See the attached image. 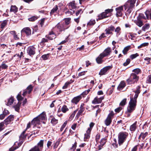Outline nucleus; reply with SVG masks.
I'll return each mask as SVG.
<instances>
[{
    "instance_id": "nucleus-57",
    "label": "nucleus",
    "mask_w": 151,
    "mask_h": 151,
    "mask_svg": "<svg viewBox=\"0 0 151 151\" xmlns=\"http://www.w3.org/2000/svg\"><path fill=\"white\" fill-rule=\"evenodd\" d=\"M45 18H43L40 20V24L41 27H42L43 25L45 22Z\"/></svg>"
},
{
    "instance_id": "nucleus-43",
    "label": "nucleus",
    "mask_w": 151,
    "mask_h": 151,
    "mask_svg": "<svg viewBox=\"0 0 151 151\" xmlns=\"http://www.w3.org/2000/svg\"><path fill=\"white\" fill-rule=\"evenodd\" d=\"M7 21L6 20H4L1 23V29L4 28V27L7 25Z\"/></svg>"
},
{
    "instance_id": "nucleus-62",
    "label": "nucleus",
    "mask_w": 151,
    "mask_h": 151,
    "mask_svg": "<svg viewBox=\"0 0 151 151\" xmlns=\"http://www.w3.org/2000/svg\"><path fill=\"white\" fill-rule=\"evenodd\" d=\"M3 113L5 114V115L6 116L9 114V112L8 110L5 109Z\"/></svg>"
},
{
    "instance_id": "nucleus-41",
    "label": "nucleus",
    "mask_w": 151,
    "mask_h": 151,
    "mask_svg": "<svg viewBox=\"0 0 151 151\" xmlns=\"http://www.w3.org/2000/svg\"><path fill=\"white\" fill-rule=\"evenodd\" d=\"M137 18L141 20L146 19L145 17L142 14H140L137 17Z\"/></svg>"
},
{
    "instance_id": "nucleus-35",
    "label": "nucleus",
    "mask_w": 151,
    "mask_h": 151,
    "mask_svg": "<svg viewBox=\"0 0 151 151\" xmlns=\"http://www.w3.org/2000/svg\"><path fill=\"white\" fill-rule=\"evenodd\" d=\"M13 97H11L10 99H8V103L6 105L7 106L10 105L13 103Z\"/></svg>"
},
{
    "instance_id": "nucleus-9",
    "label": "nucleus",
    "mask_w": 151,
    "mask_h": 151,
    "mask_svg": "<svg viewBox=\"0 0 151 151\" xmlns=\"http://www.w3.org/2000/svg\"><path fill=\"white\" fill-rule=\"evenodd\" d=\"M112 67V65L104 67L101 70L100 72L99 73V74L100 75H103L105 74L107 71L111 69Z\"/></svg>"
},
{
    "instance_id": "nucleus-24",
    "label": "nucleus",
    "mask_w": 151,
    "mask_h": 151,
    "mask_svg": "<svg viewBox=\"0 0 151 151\" xmlns=\"http://www.w3.org/2000/svg\"><path fill=\"white\" fill-rule=\"evenodd\" d=\"M68 6L69 9L70 10H72L75 9L76 6L75 4V1H73L69 3L68 4Z\"/></svg>"
},
{
    "instance_id": "nucleus-36",
    "label": "nucleus",
    "mask_w": 151,
    "mask_h": 151,
    "mask_svg": "<svg viewBox=\"0 0 151 151\" xmlns=\"http://www.w3.org/2000/svg\"><path fill=\"white\" fill-rule=\"evenodd\" d=\"M148 134V133L147 132H145L144 133H142L139 136V137L140 138H142V139H145V137Z\"/></svg>"
},
{
    "instance_id": "nucleus-54",
    "label": "nucleus",
    "mask_w": 151,
    "mask_h": 151,
    "mask_svg": "<svg viewBox=\"0 0 151 151\" xmlns=\"http://www.w3.org/2000/svg\"><path fill=\"white\" fill-rule=\"evenodd\" d=\"M130 62V60L129 59H127L126 62L124 63L123 64V65L125 66L128 65Z\"/></svg>"
},
{
    "instance_id": "nucleus-23",
    "label": "nucleus",
    "mask_w": 151,
    "mask_h": 151,
    "mask_svg": "<svg viewBox=\"0 0 151 151\" xmlns=\"http://www.w3.org/2000/svg\"><path fill=\"white\" fill-rule=\"evenodd\" d=\"M104 57V56L101 53L96 58V61L98 64H101L103 62L102 59Z\"/></svg>"
},
{
    "instance_id": "nucleus-26",
    "label": "nucleus",
    "mask_w": 151,
    "mask_h": 151,
    "mask_svg": "<svg viewBox=\"0 0 151 151\" xmlns=\"http://www.w3.org/2000/svg\"><path fill=\"white\" fill-rule=\"evenodd\" d=\"M104 137L101 139L100 142V145H99V149L100 150L101 149V147H102L106 143V139Z\"/></svg>"
},
{
    "instance_id": "nucleus-51",
    "label": "nucleus",
    "mask_w": 151,
    "mask_h": 151,
    "mask_svg": "<svg viewBox=\"0 0 151 151\" xmlns=\"http://www.w3.org/2000/svg\"><path fill=\"white\" fill-rule=\"evenodd\" d=\"M139 56V55L138 53H136L135 54H132L130 55V58L132 60L135 58L137 56Z\"/></svg>"
},
{
    "instance_id": "nucleus-50",
    "label": "nucleus",
    "mask_w": 151,
    "mask_h": 151,
    "mask_svg": "<svg viewBox=\"0 0 151 151\" xmlns=\"http://www.w3.org/2000/svg\"><path fill=\"white\" fill-rule=\"evenodd\" d=\"M126 99H124L120 102V105L122 106H124L126 104Z\"/></svg>"
},
{
    "instance_id": "nucleus-11",
    "label": "nucleus",
    "mask_w": 151,
    "mask_h": 151,
    "mask_svg": "<svg viewBox=\"0 0 151 151\" xmlns=\"http://www.w3.org/2000/svg\"><path fill=\"white\" fill-rule=\"evenodd\" d=\"M35 48L33 46L29 47L27 49V52L30 55H33L35 54Z\"/></svg>"
},
{
    "instance_id": "nucleus-29",
    "label": "nucleus",
    "mask_w": 151,
    "mask_h": 151,
    "mask_svg": "<svg viewBox=\"0 0 151 151\" xmlns=\"http://www.w3.org/2000/svg\"><path fill=\"white\" fill-rule=\"evenodd\" d=\"M137 122H136L134 123L131 125L130 127V130L131 131H134L137 128Z\"/></svg>"
},
{
    "instance_id": "nucleus-14",
    "label": "nucleus",
    "mask_w": 151,
    "mask_h": 151,
    "mask_svg": "<svg viewBox=\"0 0 151 151\" xmlns=\"http://www.w3.org/2000/svg\"><path fill=\"white\" fill-rule=\"evenodd\" d=\"M32 89V85H29L27 88L24 91L23 93L22 94L24 96H25L27 93H30Z\"/></svg>"
},
{
    "instance_id": "nucleus-42",
    "label": "nucleus",
    "mask_w": 151,
    "mask_h": 151,
    "mask_svg": "<svg viewBox=\"0 0 151 151\" xmlns=\"http://www.w3.org/2000/svg\"><path fill=\"white\" fill-rule=\"evenodd\" d=\"M147 19L149 18V14L150 16V19H151V9L150 11H147L145 12Z\"/></svg>"
},
{
    "instance_id": "nucleus-15",
    "label": "nucleus",
    "mask_w": 151,
    "mask_h": 151,
    "mask_svg": "<svg viewBox=\"0 0 151 151\" xmlns=\"http://www.w3.org/2000/svg\"><path fill=\"white\" fill-rule=\"evenodd\" d=\"M104 99V97H101L100 98H98L97 97H96L92 101V103L94 104L100 103Z\"/></svg>"
},
{
    "instance_id": "nucleus-32",
    "label": "nucleus",
    "mask_w": 151,
    "mask_h": 151,
    "mask_svg": "<svg viewBox=\"0 0 151 151\" xmlns=\"http://www.w3.org/2000/svg\"><path fill=\"white\" fill-rule=\"evenodd\" d=\"M130 46H128L124 48L122 51V52L124 55L127 54V52L130 49Z\"/></svg>"
},
{
    "instance_id": "nucleus-19",
    "label": "nucleus",
    "mask_w": 151,
    "mask_h": 151,
    "mask_svg": "<svg viewBox=\"0 0 151 151\" xmlns=\"http://www.w3.org/2000/svg\"><path fill=\"white\" fill-rule=\"evenodd\" d=\"M14 117L13 115H10L4 121L6 125L8 124L11 121L13 120Z\"/></svg>"
},
{
    "instance_id": "nucleus-58",
    "label": "nucleus",
    "mask_w": 151,
    "mask_h": 151,
    "mask_svg": "<svg viewBox=\"0 0 151 151\" xmlns=\"http://www.w3.org/2000/svg\"><path fill=\"white\" fill-rule=\"evenodd\" d=\"M47 42V39H45L44 38H43L42 39L41 41L40 42V44H43L44 43H45V42Z\"/></svg>"
},
{
    "instance_id": "nucleus-63",
    "label": "nucleus",
    "mask_w": 151,
    "mask_h": 151,
    "mask_svg": "<svg viewBox=\"0 0 151 151\" xmlns=\"http://www.w3.org/2000/svg\"><path fill=\"white\" fill-rule=\"evenodd\" d=\"M5 114H3L0 115V119L2 120L5 117Z\"/></svg>"
},
{
    "instance_id": "nucleus-20",
    "label": "nucleus",
    "mask_w": 151,
    "mask_h": 151,
    "mask_svg": "<svg viewBox=\"0 0 151 151\" xmlns=\"http://www.w3.org/2000/svg\"><path fill=\"white\" fill-rule=\"evenodd\" d=\"M37 117L40 120L41 122H42L43 123H45V122L44 121H42L43 120H44L46 119V115L43 112L39 115Z\"/></svg>"
},
{
    "instance_id": "nucleus-64",
    "label": "nucleus",
    "mask_w": 151,
    "mask_h": 151,
    "mask_svg": "<svg viewBox=\"0 0 151 151\" xmlns=\"http://www.w3.org/2000/svg\"><path fill=\"white\" fill-rule=\"evenodd\" d=\"M17 98L18 100H21L22 99V97L20 94H18L17 96Z\"/></svg>"
},
{
    "instance_id": "nucleus-2",
    "label": "nucleus",
    "mask_w": 151,
    "mask_h": 151,
    "mask_svg": "<svg viewBox=\"0 0 151 151\" xmlns=\"http://www.w3.org/2000/svg\"><path fill=\"white\" fill-rule=\"evenodd\" d=\"M137 0H129L124 4L125 10H127V14H129L132 12L134 6V4Z\"/></svg>"
},
{
    "instance_id": "nucleus-31",
    "label": "nucleus",
    "mask_w": 151,
    "mask_h": 151,
    "mask_svg": "<svg viewBox=\"0 0 151 151\" xmlns=\"http://www.w3.org/2000/svg\"><path fill=\"white\" fill-rule=\"evenodd\" d=\"M25 132V131H23L19 137L20 139L21 140H22V141L26 137V135H24Z\"/></svg>"
},
{
    "instance_id": "nucleus-18",
    "label": "nucleus",
    "mask_w": 151,
    "mask_h": 151,
    "mask_svg": "<svg viewBox=\"0 0 151 151\" xmlns=\"http://www.w3.org/2000/svg\"><path fill=\"white\" fill-rule=\"evenodd\" d=\"M81 99V96H78L74 97L71 100L72 103L77 104Z\"/></svg>"
},
{
    "instance_id": "nucleus-39",
    "label": "nucleus",
    "mask_w": 151,
    "mask_h": 151,
    "mask_svg": "<svg viewBox=\"0 0 151 151\" xmlns=\"http://www.w3.org/2000/svg\"><path fill=\"white\" fill-rule=\"evenodd\" d=\"M68 110V109L65 105H64L61 108V111L63 113H65Z\"/></svg>"
},
{
    "instance_id": "nucleus-53",
    "label": "nucleus",
    "mask_w": 151,
    "mask_h": 151,
    "mask_svg": "<svg viewBox=\"0 0 151 151\" xmlns=\"http://www.w3.org/2000/svg\"><path fill=\"white\" fill-rule=\"evenodd\" d=\"M67 124V122L65 121L64 124L62 125L60 129V131L61 132L63 130V129L65 127L66 124Z\"/></svg>"
},
{
    "instance_id": "nucleus-5",
    "label": "nucleus",
    "mask_w": 151,
    "mask_h": 151,
    "mask_svg": "<svg viewBox=\"0 0 151 151\" xmlns=\"http://www.w3.org/2000/svg\"><path fill=\"white\" fill-rule=\"evenodd\" d=\"M44 140H41L37 145L32 148L29 151H42L43 147Z\"/></svg>"
},
{
    "instance_id": "nucleus-17",
    "label": "nucleus",
    "mask_w": 151,
    "mask_h": 151,
    "mask_svg": "<svg viewBox=\"0 0 151 151\" xmlns=\"http://www.w3.org/2000/svg\"><path fill=\"white\" fill-rule=\"evenodd\" d=\"M21 32L25 33L27 35H29L31 34V30L29 27H26L22 30Z\"/></svg>"
},
{
    "instance_id": "nucleus-30",
    "label": "nucleus",
    "mask_w": 151,
    "mask_h": 151,
    "mask_svg": "<svg viewBox=\"0 0 151 151\" xmlns=\"http://www.w3.org/2000/svg\"><path fill=\"white\" fill-rule=\"evenodd\" d=\"M18 11V8L16 6H12L11 7L10 11L16 13Z\"/></svg>"
},
{
    "instance_id": "nucleus-38",
    "label": "nucleus",
    "mask_w": 151,
    "mask_h": 151,
    "mask_svg": "<svg viewBox=\"0 0 151 151\" xmlns=\"http://www.w3.org/2000/svg\"><path fill=\"white\" fill-rule=\"evenodd\" d=\"M150 27V25L149 24H146L144 26L142 27V29L143 31H145L146 29H148Z\"/></svg>"
},
{
    "instance_id": "nucleus-33",
    "label": "nucleus",
    "mask_w": 151,
    "mask_h": 151,
    "mask_svg": "<svg viewBox=\"0 0 151 151\" xmlns=\"http://www.w3.org/2000/svg\"><path fill=\"white\" fill-rule=\"evenodd\" d=\"M132 72H133L132 73H135L136 75H137L141 72V70L138 68H136L133 70Z\"/></svg>"
},
{
    "instance_id": "nucleus-47",
    "label": "nucleus",
    "mask_w": 151,
    "mask_h": 151,
    "mask_svg": "<svg viewBox=\"0 0 151 151\" xmlns=\"http://www.w3.org/2000/svg\"><path fill=\"white\" fill-rule=\"evenodd\" d=\"M70 19H71L70 18L65 19V23H64V24H65L66 26H67V25L70 23Z\"/></svg>"
},
{
    "instance_id": "nucleus-60",
    "label": "nucleus",
    "mask_w": 151,
    "mask_h": 151,
    "mask_svg": "<svg viewBox=\"0 0 151 151\" xmlns=\"http://www.w3.org/2000/svg\"><path fill=\"white\" fill-rule=\"evenodd\" d=\"M103 133H104L105 134H106V135L103 136L104 137H107L108 136V131H107V130H104V131Z\"/></svg>"
},
{
    "instance_id": "nucleus-40",
    "label": "nucleus",
    "mask_w": 151,
    "mask_h": 151,
    "mask_svg": "<svg viewBox=\"0 0 151 151\" xmlns=\"http://www.w3.org/2000/svg\"><path fill=\"white\" fill-rule=\"evenodd\" d=\"M58 6L57 5H56L55 6L53 9L51 10L50 12V14H53L58 9Z\"/></svg>"
},
{
    "instance_id": "nucleus-27",
    "label": "nucleus",
    "mask_w": 151,
    "mask_h": 151,
    "mask_svg": "<svg viewBox=\"0 0 151 151\" xmlns=\"http://www.w3.org/2000/svg\"><path fill=\"white\" fill-rule=\"evenodd\" d=\"M125 86V83L124 81H122L119 86L117 88L118 90H122Z\"/></svg>"
},
{
    "instance_id": "nucleus-21",
    "label": "nucleus",
    "mask_w": 151,
    "mask_h": 151,
    "mask_svg": "<svg viewBox=\"0 0 151 151\" xmlns=\"http://www.w3.org/2000/svg\"><path fill=\"white\" fill-rule=\"evenodd\" d=\"M32 124L35 126L37 124H40V123L41 122L40 120L39 119L38 117H37L34 118L32 121Z\"/></svg>"
},
{
    "instance_id": "nucleus-7",
    "label": "nucleus",
    "mask_w": 151,
    "mask_h": 151,
    "mask_svg": "<svg viewBox=\"0 0 151 151\" xmlns=\"http://www.w3.org/2000/svg\"><path fill=\"white\" fill-rule=\"evenodd\" d=\"M113 11L112 9H108L105 10V12H103L99 16L98 19L100 20L108 17L110 16V13Z\"/></svg>"
},
{
    "instance_id": "nucleus-28",
    "label": "nucleus",
    "mask_w": 151,
    "mask_h": 151,
    "mask_svg": "<svg viewBox=\"0 0 151 151\" xmlns=\"http://www.w3.org/2000/svg\"><path fill=\"white\" fill-rule=\"evenodd\" d=\"M55 36L53 32H51L50 33L47 38L50 40H52L55 38Z\"/></svg>"
},
{
    "instance_id": "nucleus-49",
    "label": "nucleus",
    "mask_w": 151,
    "mask_h": 151,
    "mask_svg": "<svg viewBox=\"0 0 151 151\" xmlns=\"http://www.w3.org/2000/svg\"><path fill=\"white\" fill-rule=\"evenodd\" d=\"M4 124H5V123L4 122L0 123V132L3 130L4 128Z\"/></svg>"
},
{
    "instance_id": "nucleus-55",
    "label": "nucleus",
    "mask_w": 151,
    "mask_h": 151,
    "mask_svg": "<svg viewBox=\"0 0 151 151\" xmlns=\"http://www.w3.org/2000/svg\"><path fill=\"white\" fill-rule=\"evenodd\" d=\"M84 110V109H80V110H79L77 114V115H80L83 112Z\"/></svg>"
},
{
    "instance_id": "nucleus-48",
    "label": "nucleus",
    "mask_w": 151,
    "mask_h": 151,
    "mask_svg": "<svg viewBox=\"0 0 151 151\" xmlns=\"http://www.w3.org/2000/svg\"><path fill=\"white\" fill-rule=\"evenodd\" d=\"M83 10L81 9L78 10L76 13V15L77 16L79 15V17L80 16L81 14L83 12Z\"/></svg>"
},
{
    "instance_id": "nucleus-6",
    "label": "nucleus",
    "mask_w": 151,
    "mask_h": 151,
    "mask_svg": "<svg viewBox=\"0 0 151 151\" xmlns=\"http://www.w3.org/2000/svg\"><path fill=\"white\" fill-rule=\"evenodd\" d=\"M69 27V26H66L65 24L64 23H63L62 24H60L59 23L55 26V29L57 30L56 31L57 32H60L63 31L65 29H68Z\"/></svg>"
},
{
    "instance_id": "nucleus-10",
    "label": "nucleus",
    "mask_w": 151,
    "mask_h": 151,
    "mask_svg": "<svg viewBox=\"0 0 151 151\" xmlns=\"http://www.w3.org/2000/svg\"><path fill=\"white\" fill-rule=\"evenodd\" d=\"M116 15L117 17L122 16L123 11V6H121L116 8Z\"/></svg>"
},
{
    "instance_id": "nucleus-3",
    "label": "nucleus",
    "mask_w": 151,
    "mask_h": 151,
    "mask_svg": "<svg viewBox=\"0 0 151 151\" xmlns=\"http://www.w3.org/2000/svg\"><path fill=\"white\" fill-rule=\"evenodd\" d=\"M128 135V133L125 132H121L119 134L118 142L119 145H122L125 141Z\"/></svg>"
},
{
    "instance_id": "nucleus-4",
    "label": "nucleus",
    "mask_w": 151,
    "mask_h": 151,
    "mask_svg": "<svg viewBox=\"0 0 151 151\" xmlns=\"http://www.w3.org/2000/svg\"><path fill=\"white\" fill-rule=\"evenodd\" d=\"M139 79V77L135 73H131L130 77L128 79L127 81L129 84H131L137 82Z\"/></svg>"
},
{
    "instance_id": "nucleus-22",
    "label": "nucleus",
    "mask_w": 151,
    "mask_h": 151,
    "mask_svg": "<svg viewBox=\"0 0 151 151\" xmlns=\"http://www.w3.org/2000/svg\"><path fill=\"white\" fill-rule=\"evenodd\" d=\"M142 20H141L137 18V19L134 21L135 24L139 27H141L143 25Z\"/></svg>"
},
{
    "instance_id": "nucleus-56",
    "label": "nucleus",
    "mask_w": 151,
    "mask_h": 151,
    "mask_svg": "<svg viewBox=\"0 0 151 151\" xmlns=\"http://www.w3.org/2000/svg\"><path fill=\"white\" fill-rule=\"evenodd\" d=\"M72 11H68L67 12H65V13L66 14H70V15L73 14L75 12V11L73 10H72Z\"/></svg>"
},
{
    "instance_id": "nucleus-37",
    "label": "nucleus",
    "mask_w": 151,
    "mask_h": 151,
    "mask_svg": "<svg viewBox=\"0 0 151 151\" xmlns=\"http://www.w3.org/2000/svg\"><path fill=\"white\" fill-rule=\"evenodd\" d=\"M96 23L94 19H91L87 23L88 26H91L94 25Z\"/></svg>"
},
{
    "instance_id": "nucleus-34",
    "label": "nucleus",
    "mask_w": 151,
    "mask_h": 151,
    "mask_svg": "<svg viewBox=\"0 0 151 151\" xmlns=\"http://www.w3.org/2000/svg\"><path fill=\"white\" fill-rule=\"evenodd\" d=\"M115 32L116 33V36L117 37L120 34V31L121 30L120 28L119 27H117L115 29Z\"/></svg>"
},
{
    "instance_id": "nucleus-12",
    "label": "nucleus",
    "mask_w": 151,
    "mask_h": 151,
    "mask_svg": "<svg viewBox=\"0 0 151 151\" xmlns=\"http://www.w3.org/2000/svg\"><path fill=\"white\" fill-rule=\"evenodd\" d=\"M115 29V28L112 25L110 26L105 29L106 34L112 35L113 33L111 31H114Z\"/></svg>"
},
{
    "instance_id": "nucleus-13",
    "label": "nucleus",
    "mask_w": 151,
    "mask_h": 151,
    "mask_svg": "<svg viewBox=\"0 0 151 151\" xmlns=\"http://www.w3.org/2000/svg\"><path fill=\"white\" fill-rule=\"evenodd\" d=\"M111 52V49L110 47H108L101 54L104 57H105L109 55Z\"/></svg>"
},
{
    "instance_id": "nucleus-59",
    "label": "nucleus",
    "mask_w": 151,
    "mask_h": 151,
    "mask_svg": "<svg viewBox=\"0 0 151 151\" xmlns=\"http://www.w3.org/2000/svg\"><path fill=\"white\" fill-rule=\"evenodd\" d=\"M122 109L121 107H119L116 109L115 110L116 112L119 113Z\"/></svg>"
},
{
    "instance_id": "nucleus-46",
    "label": "nucleus",
    "mask_w": 151,
    "mask_h": 151,
    "mask_svg": "<svg viewBox=\"0 0 151 151\" xmlns=\"http://www.w3.org/2000/svg\"><path fill=\"white\" fill-rule=\"evenodd\" d=\"M38 17L36 16H33L30 18H28V20L30 21L33 22L37 19Z\"/></svg>"
},
{
    "instance_id": "nucleus-25",
    "label": "nucleus",
    "mask_w": 151,
    "mask_h": 151,
    "mask_svg": "<svg viewBox=\"0 0 151 151\" xmlns=\"http://www.w3.org/2000/svg\"><path fill=\"white\" fill-rule=\"evenodd\" d=\"M50 119L51 120V123L53 125L56 124L58 122V120L55 119L52 116H50Z\"/></svg>"
},
{
    "instance_id": "nucleus-1",
    "label": "nucleus",
    "mask_w": 151,
    "mask_h": 151,
    "mask_svg": "<svg viewBox=\"0 0 151 151\" xmlns=\"http://www.w3.org/2000/svg\"><path fill=\"white\" fill-rule=\"evenodd\" d=\"M140 87L138 86L137 90L135 91V95L134 98H130V101L127 108V111L129 113L132 112L135 109L137 104V99L138 96L139 94L140 93Z\"/></svg>"
},
{
    "instance_id": "nucleus-44",
    "label": "nucleus",
    "mask_w": 151,
    "mask_h": 151,
    "mask_svg": "<svg viewBox=\"0 0 151 151\" xmlns=\"http://www.w3.org/2000/svg\"><path fill=\"white\" fill-rule=\"evenodd\" d=\"M20 105V103L18 102V103L15 106H14V107L15 110L17 111H18L19 110V107Z\"/></svg>"
},
{
    "instance_id": "nucleus-16",
    "label": "nucleus",
    "mask_w": 151,
    "mask_h": 151,
    "mask_svg": "<svg viewBox=\"0 0 151 151\" xmlns=\"http://www.w3.org/2000/svg\"><path fill=\"white\" fill-rule=\"evenodd\" d=\"M91 131V129L88 128L86 131V133H85L84 134V141H86L87 139H88L90 138Z\"/></svg>"
},
{
    "instance_id": "nucleus-45",
    "label": "nucleus",
    "mask_w": 151,
    "mask_h": 151,
    "mask_svg": "<svg viewBox=\"0 0 151 151\" xmlns=\"http://www.w3.org/2000/svg\"><path fill=\"white\" fill-rule=\"evenodd\" d=\"M49 56V54H45L43 55L42 56V58L43 60H46L48 58Z\"/></svg>"
},
{
    "instance_id": "nucleus-52",
    "label": "nucleus",
    "mask_w": 151,
    "mask_h": 151,
    "mask_svg": "<svg viewBox=\"0 0 151 151\" xmlns=\"http://www.w3.org/2000/svg\"><path fill=\"white\" fill-rule=\"evenodd\" d=\"M71 82H66L65 84L64 85L63 87V89H65L70 84Z\"/></svg>"
},
{
    "instance_id": "nucleus-8",
    "label": "nucleus",
    "mask_w": 151,
    "mask_h": 151,
    "mask_svg": "<svg viewBox=\"0 0 151 151\" xmlns=\"http://www.w3.org/2000/svg\"><path fill=\"white\" fill-rule=\"evenodd\" d=\"M114 114L113 112H111L108 115V116L104 121L105 124L107 126H109L112 122V119Z\"/></svg>"
},
{
    "instance_id": "nucleus-61",
    "label": "nucleus",
    "mask_w": 151,
    "mask_h": 151,
    "mask_svg": "<svg viewBox=\"0 0 151 151\" xmlns=\"http://www.w3.org/2000/svg\"><path fill=\"white\" fill-rule=\"evenodd\" d=\"M94 125V123L93 122H91L90 123L89 125V127L88 128L92 130L93 127Z\"/></svg>"
}]
</instances>
